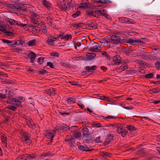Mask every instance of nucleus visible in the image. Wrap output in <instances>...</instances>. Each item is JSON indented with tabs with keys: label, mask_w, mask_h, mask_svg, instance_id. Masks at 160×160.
Listing matches in <instances>:
<instances>
[{
	"label": "nucleus",
	"mask_w": 160,
	"mask_h": 160,
	"mask_svg": "<svg viewBox=\"0 0 160 160\" xmlns=\"http://www.w3.org/2000/svg\"><path fill=\"white\" fill-rule=\"evenodd\" d=\"M53 155L50 152H48L47 153H42L41 156H43L44 157H48L50 156H52Z\"/></svg>",
	"instance_id": "44"
},
{
	"label": "nucleus",
	"mask_w": 160,
	"mask_h": 160,
	"mask_svg": "<svg viewBox=\"0 0 160 160\" xmlns=\"http://www.w3.org/2000/svg\"><path fill=\"white\" fill-rule=\"evenodd\" d=\"M55 134V132L54 130H50L46 131L44 135L47 138L51 139V141L52 142L53 138Z\"/></svg>",
	"instance_id": "7"
},
{
	"label": "nucleus",
	"mask_w": 160,
	"mask_h": 160,
	"mask_svg": "<svg viewBox=\"0 0 160 160\" xmlns=\"http://www.w3.org/2000/svg\"><path fill=\"white\" fill-rule=\"evenodd\" d=\"M118 19L121 22L123 23H126L127 19H128L127 18L123 17H120Z\"/></svg>",
	"instance_id": "45"
},
{
	"label": "nucleus",
	"mask_w": 160,
	"mask_h": 160,
	"mask_svg": "<svg viewBox=\"0 0 160 160\" xmlns=\"http://www.w3.org/2000/svg\"><path fill=\"white\" fill-rule=\"evenodd\" d=\"M88 128H91L90 127H84L82 129L83 135V137H85L86 138H89L88 139H87V141H90L92 140V138L89 136L90 133L89 131V129Z\"/></svg>",
	"instance_id": "5"
},
{
	"label": "nucleus",
	"mask_w": 160,
	"mask_h": 160,
	"mask_svg": "<svg viewBox=\"0 0 160 160\" xmlns=\"http://www.w3.org/2000/svg\"><path fill=\"white\" fill-rule=\"evenodd\" d=\"M114 136L113 134H108L107 137V138L105 140L104 144L106 146L111 141L113 140Z\"/></svg>",
	"instance_id": "14"
},
{
	"label": "nucleus",
	"mask_w": 160,
	"mask_h": 160,
	"mask_svg": "<svg viewBox=\"0 0 160 160\" xmlns=\"http://www.w3.org/2000/svg\"><path fill=\"white\" fill-rule=\"evenodd\" d=\"M102 118L104 119H110V118H113L116 119L117 117H114L113 116H108V117H105L104 116H102Z\"/></svg>",
	"instance_id": "60"
},
{
	"label": "nucleus",
	"mask_w": 160,
	"mask_h": 160,
	"mask_svg": "<svg viewBox=\"0 0 160 160\" xmlns=\"http://www.w3.org/2000/svg\"><path fill=\"white\" fill-rule=\"evenodd\" d=\"M21 133L22 136V138L23 142L27 144L30 145L32 143V141L30 139V137L29 136L28 132L25 130H22Z\"/></svg>",
	"instance_id": "3"
},
{
	"label": "nucleus",
	"mask_w": 160,
	"mask_h": 160,
	"mask_svg": "<svg viewBox=\"0 0 160 160\" xmlns=\"http://www.w3.org/2000/svg\"><path fill=\"white\" fill-rule=\"evenodd\" d=\"M24 118L28 122H29V124H30L31 126H30V128H34L36 127L35 124L34 123L33 121L32 120V118L29 117H25Z\"/></svg>",
	"instance_id": "19"
},
{
	"label": "nucleus",
	"mask_w": 160,
	"mask_h": 160,
	"mask_svg": "<svg viewBox=\"0 0 160 160\" xmlns=\"http://www.w3.org/2000/svg\"><path fill=\"white\" fill-rule=\"evenodd\" d=\"M75 101V99L73 98H69L67 100V102L70 104L74 103Z\"/></svg>",
	"instance_id": "33"
},
{
	"label": "nucleus",
	"mask_w": 160,
	"mask_h": 160,
	"mask_svg": "<svg viewBox=\"0 0 160 160\" xmlns=\"http://www.w3.org/2000/svg\"><path fill=\"white\" fill-rule=\"evenodd\" d=\"M53 19H52L51 16H48L47 18V21L51 24V25L52 24V23L53 22Z\"/></svg>",
	"instance_id": "52"
},
{
	"label": "nucleus",
	"mask_w": 160,
	"mask_h": 160,
	"mask_svg": "<svg viewBox=\"0 0 160 160\" xmlns=\"http://www.w3.org/2000/svg\"><path fill=\"white\" fill-rule=\"evenodd\" d=\"M36 42V40L33 39L29 41L28 43V44L29 46H32L35 45Z\"/></svg>",
	"instance_id": "31"
},
{
	"label": "nucleus",
	"mask_w": 160,
	"mask_h": 160,
	"mask_svg": "<svg viewBox=\"0 0 160 160\" xmlns=\"http://www.w3.org/2000/svg\"><path fill=\"white\" fill-rule=\"evenodd\" d=\"M81 14L80 11H78L76 12L75 13L73 14L72 15V17L74 18H75L76 17L79 16Z\"/></svg>",
	"instance_id": "51"
},
{
	"label": "nucleus",
	"mask_w": 160,
	"mask_h": 160,
	"mask_svg": "<svg viewBox=\"0 0 160 160\" xmlns=\"http://www.w3.org/2000/svg\"><path fill=\"white\" fill-rule=\"evenodd\" d=\"M92 125L95 128H100L102 127V126H101V124L100 123H98L97 122H92Z\"/></svg>",
	"instance_id": "46"
},
{
	"label": "nucleus",
	"mask_w": 160,
	"mask_h": 160,
	"mask_svg": "<svg viewBox=\"0 0 160 160\" xmlns=\"http://www.w3.org/2000/svg\"><path fill=\"white\" fill-rule=\"evenodd\" d=\"M77 146L78 149L82 150L83 151L89 152L92 151V150L89 149L86 145L84 144L83 145H82L79 142L78 143Z\"/></svg>",
	"instance_id": "12"
},
{
	"label": "nucleus",
	"mask_w": 160,
	"mask_h": 160,
	"mask_svg": "<svg viewBox=\"0 0 160 160\" xmlns=\"http://www.w3.org/2000/svg\"><path fill=\"white\" fill-rule=\"evenodd\" d=\"M42 3L44 7L47 8L49 10L51 9V4L50 2L47 1L46 0H42Z\"/></svg>",
	"instance_id": "18"
},
{
	"label": "nucleus",
	"mask_w": 160,
	"mask_h": 160,
	"mask_svg": "<svg viewBox=\"0 0 160 160\" xmlns=\"http://www.w3.org/2000/svg\"><path fill=\"white\" fill-rule=\"evenodd\" d=\"M128 19H127L126 23H128L129 24H135L136 23V22L134 20H132V19H130L128 18H127Z\"/></svg>",
	"instance_id": "41"
},
{
	"label": "nucleus",
	"mask_w": 160,
	"mask_h": 160,
	"mask_svg": "<svg viewBox=\"0 0 160 160\" xmlns=\"http://www.w3.org/2000/svg\"><path fill=\"white\" fill-rule=\"evenodd\" d=\"M94 141L96 143L102 142V141H101V136H99L96 138L94 140Z\"/></svg>",
	"instance_id": "58"
},
{
	"label": "nucleus",
	"mask_w": 160,
	"mask_h": 160,
	"mask_svg": "<svg viewBox=\"0 0 160 160\" xmlns=\"http://www.w3.org/2000/svg\"><path fill=\"white\" fill-rule=\"evenodd\" d=\"M68 129L72 132V136L75 138L78 139L81 136V133L78 132V128L77 126H74L68 127Z\"/></svg>",
	"instance_id": "2"
},
{
	"label": "nucleus",
	"mask_w": 160,
	"mask_h": 160,
	"mask_svg": "<svg viewBox=\"0 0 160 160\" xmlns=\"http://www.w3.org/2000/svg\"><path fill=\"white\" fill-rule=\"evenodd\" d=\"M13 2H15V6H16L15 9H17V11L18 12H21L22 11V8L23 6V4L21 3H18V0H13Z\"/></svg>",
	"instance_id": "16"
},
{
	"label": "nucleus",
	"mask_w": 160,
	"mask_h": 160,
	"mask_svg": "<svg viewBox=\"0 0 160 160\" xmlns=\"http://www.w3.org/2000/svg\"><path fill=\"white\" fill-rule=\"evenodd\" d=\"M102 12L100 10L94 11V17L99 18V17L102 16Z\"/></svg>",
	"instance_id": "26"
},
{
	"label": "nucleus",
	"mask_w": 160,
	"mask_h": 160,
	"mask_svg": "<svg viewBox=\"0 0 160 160\" xmlns=\"http://www.w3.org/2000/svg\"><path fill=\"white\" fill-rule=\"evenodd\" d=\"M47 41L48 44L51 45H53L55 43L54 42L56 41L53 40L52 39H48Z\"/></svg>",
	"instance_id": "53"
},
{
	"label": "nucleus",
	"mask_w": 160,
	"mask_h": 160,
	"mask_svg": "<svg viewBox=\"0 0 160 160\" xmlns=\"http://www.w3.org/2000/svg\"><path fill=\"white\" fill-rule=\"evenodd\" d=\"M127 129L129 131H133L136 130L137 128H135L134 126L132 125H128L126 126Z\"/></svg>",
	"instance_id": "30"
},
{
	"label": "nucleus",
	"mask_w": 160,
	"mask_h": 160,
	"mask_svg": "<svg viewBox=\"0 0 160 160\" xmlns=\"http://www.w3.org/2000/svg\"><path fill=\"white\" fill-rule=\"evenodd\" d=\"M121 62V59L119 56H115L113 58L111 65H118Z\"/></svg>",
	"instance_id": "11"
},
{
	"label": "nucleus",
	"mask_w": 160,
	"mask_h": 160,
	"mask_svg": "<svg viewBox=\"0 0 160 160\" xmlns=\"http://www.w3.org/2000/svg\"><path fill=\"white\" fill-rule=\"evenodd\" d=\"M64 38L66 40H68L72 39V36L71 34H67L64 36Z\"/></svg>",
	"instance_id": "54"
},
{
	"label": "nucleus",
	"mask_w": 160,
	"mask_h": 160,
	"mask_svg": "<svg viewBox=\"0 0 160 160\" xmlns=\"http://www.w3.org/2000/svg\"><path fill=\"white\" fill-rule=\"evenodd\" d=\"M47 73H48V71L46 70L40 69L38 71V75L40 76H42Z\"/></svg>",
	"instance_id": "29"
},
{
	"label": "nucleus",
	"mask_w": 160,
	"mask_h": 160,
	"mask_svg": "<svg viewBox=\"0 0 160 160\" xmlns=\"http://www.w3.org/2000/svg\"><path fill=\"white\" fill-rule=\"evenodd\" d=\"M14 46L17 45L19 46L20 45L19 39V40H13Z\"/></svg>",
	"instance_id": "55"
},
{
	"label": "nucleus",
	"mask_w": 160,
	"mask_h": 160,
	"mask_svg": "<svg viewBox=\"0 0 160 160\" xmlns=\"http://www.w3.org/2000/svg\"><path fill=\"white\" fill-rule=\"evenodd\" d=\"M7 94H6L0 93V99H4L6 98Z\"/></svg>",
	"instance_id": "59"
},
{
	"label": "nucleus",
	"mask_w": 160,
	"mask_h": 160,
	"mask_svg": "<svg viewBox=\"0 0 160 160\" xmlns=\"http://www.w3.org/2000/svg\"><path fill=\"white\" fill-rule=\"evenodd\" d=\"M120 41V38L119 36L115 35L112 36L110 38V42L113 44H118Z\"/></svg>",
	"instance_id": "9"
},
{
	"label": "nucleus",
	"mask_w": 160,
	"mask_h": 160,
	"mask_svg": "<svg viewBox=\"0 0 160 160\" xmlns=\"http://www.w3.org/2000/svg\"><path fill=\"white\" fill-rule=\"evenodd\" d=\"M39 15L34 13L32 14L31 17V22L34 24H38V19L39 18Z\"/></svg>",
	"instance_id": "10"
},
{
	"label": "nucleus",
	"mask_w": 160,
	"mask_h": 160,
	"mask_svg": "<svg viewBox=\"0 0 160 160\" xmlns=\"http://www.w3.org/2000/svg\"><path fill=\"white\" fill-rule=\"evenodd\" d=\"M47 65L49 66L51 68H54V66L53 63L50 62H47Z\"/></svg>",
	"instance_id": "57"
},
{
	"label": "nucleus",
	"mask_w": 160,
	"mask_h": 160,
	"mask_svg": "<svg viewBox=\"0 0 160 160\" xmlns=\"http://www.w3.org/2000/svg\"><path fill=\"white\" fill-rule=\"evenodd\" d=\"M96 56V54L93 53H88L86 56L88 58L89 60H92Z\"/></svg>",
	"instance_id": "24"
},
{
	"label": "nucleus",
	"mask_w": 160,
	"mask_h": 160,
	"mask_svg": "<svg viewBox=\"0 0 160 160\" xmlns=\"http://www.w3.org/2000/svg\"><path fill=\"white\" fill-rule=\"evenodd\" d=\"M155 93H157L160 92V89L158 88H153Z\"/></svg>",
	"instance_id": "64"
},
{
	"label": "nucleus",
	"mask_w": 160,
	"mask_h": 160,
	"mask_svg": "<svg viewBox=\"0 0 160 160\" xmlns=\"http://www.w3.org/2000/svg\"><path fill=\"white\" fill-rule=\"evenodd\" d=\"M7 109L12 110L13 111H15L17 109V107L14 106L9 105L6 107Z\"/></svg>",
	"instance_id": "36"
},
{
	"label": "nucleus",
	"mask_w": 160,
	"mask_h": 160,
	"mask_svg": "<svg viewBox=\"0 0 160 160\" xmlns=\"http://www.w3.org/2000/svg\"><path fill=\"white\" fill-rule=\"evenodd\" d=\"M89 49V51L92 52H98L100 51L99 48L97 46H93Z\"/></svg>",
	"instance_id": "25"
},
{
	"label": "nucleus",
	"mask_w": 160,
	"mask_h": 160,
	"mask_svg": "<svg viewBox=\"0 0 160 160\" xmlns=\"http://www.w3.org/2000/svg\"><path fill=\"white\" fill-rule=\"evenodd\" d=\"M97 68V67L95 65L93 66H92V67H91L89 66H87L86 67V71H88L89 72H92L89 74V75H90L92 74L94 72L93 71L95 70Z\"/></svg>",
	"instance_id": "20"
},
{
	"label": "nucleus",
	"mask_w": 160,
	"mask_h": 160,
	"mask_svg": "<svg viewBox=\"0 0 160 160\" xmlns=\"http://www.w3.org/2000/svg\"><path fill=\"white\" fill-rule=\"evenodd\" d=\"M58 113L61 115L64 116H65L66 115H68L69 114V112H62L60 111H58Z\"/></svg>",
	"instance_id": "56"
},
{
	"label": "nucleus",
	"mask_w": 160,
	"mask_h": 160,
	"mask_svg": "<svg viewBox=\"0 0 160 160\" xmlns=\"http://www.w3.org/2000/svg\"><path fill=\"white\" fill-rule=\"evenodd\" d=\"M56 91V89L53 88H51L49 89H47L45 91V92L46 93L48 94L49 95H51V94H53L54 95L57 94L55 92Z\"/></svg>",
	"instance_id": "21"
},
{
	"label": "nucleus",
	"mask_w": 160,
	"mask_h": 160,
	"mask_svg": "<svg viewBox=\"0 0 160 160\" xmlns=\"http://www.w3.org/2000/svg\"><path fill=\"white\" fill-rule=\"evenodd\" d=\"M117 124V131L118 133L121 134V135L124 137L128 133V132L126 130V129L123 128L121 127H119L121 124L120 123H116Z\"/></svg>",
	"instance_id": "6"
},
{
	"label": "nucleus",
	"mask_w": 160,
	"mask_h": 160,
	"mask_svg": "<svg viewBox=\"0 0 160 160\" xmlns=\"http://www.w3.org/2000/svg\"><path fill=\"white\" fill-rule=\"evenodd\" d=\"M132 42H131V44L132 45H136V44H138L141 43H143V41H142L141 40L136 39L135 38H134L133 39H132Z\"/></svg>",
	"instance_id": "23"
},
{
	"label": "nucleus",
	"mask_w": 160,
	"mask_h": 160,
	"mask_svg": "<svg viewBox=\"0 0 160 160\" xmlns=\"http://www.w3.org/2000/svg\"><path fill=\"white\" fill-rule=\"evenodd\" d=\"M44 59V58L43 57H40L38 58L37 62L39 64H42L43 63Z\"/></svg>",
	"instance_id": "38"
},
{
	"label": "nucleus",
	"mask_w": 160,
	"mask_h": 160,
	"mask_svg": "<svg viewBox=\"0 0 160 160\" xmlns=\"http://www.w3.org/2000/svg\"><path fill=\"white\" fill-rule=\"evenodd\" d=\"M145 151L143 148H141L137 151V154H142L145 153Z\"/></svg>",
	"instance_id": "32"
},
{
	"label": "nucleus",
	"mask_w": 160,
	"mask_h": 160,
	"mask_svg": "<svg viewBox=\"0 0 160 160\" xmlns=\"http://www.w3.org/2000/svg\"><path fill=\"white\" fill-rule=\"evenodd\" d=\"M20 157L22 160H34L37 155L35 153H30L21 155Z\"/></svg>",
	"instance_id": "4"
},
{
	"label": "nucleus",
	"mask_w": 160,
	"mask_h": 160,
	"mask_svg": "<svg viewBox=\"0 0 160 160\" xmlns=\"http://www.w3.org/2000/svg\"><path fill=\"white\" fill-rule=\"evenodd\" d=\"M85 2H82L80 5H81L79 6V8H82L84 9L87 8L88 6L87 4V0H85Z\"/></svg>",
	"instance_id": "28"
},
{
	"label": "nucleus",
	"mask_w": 160,
	"mask_h": 160,
	"mask_svg": "<svg viewBox=\"0 0 160 160\" xmlns=\"http://www.w3.org/2000/svg\"><path fill=\"white\" fill-rule=\"evenodd\" d=\"M145 157L146 158H147L148 160H151L153 158V156L152 155L147 154H146Z\"/></svg>",
	"instance_id": "48"
},
{
	"label": "nucleus",
	"mask_w": 160,
	"mask_h": 160,
	"mask_svg": "<svg viewBox=\"0 0 160 160\" xmlns=\"http://www.w3.org/2000/svg\"><path fill=\"white\" fill-rule=\"evenodd\" d=\"M72 2V1L68 2L67 5L64 4V6L62 7V8L67 10H70L71 8H72L73 6V4L71 3Z\"/></svg>",
	"instance_id": "22"
},
{
	"label": "nucleus",
	"mask_w": 160,
	"mask_h": 160,
	"mask_svg": "<svg viewBox=\"0 0 160 160\" xmlns=\"http://www.w3.org/2000/svg\"><path fill=\"white\" fill-rule=\"evenodd\" d=\"M1 81L2 82L8 84L13 83V81L12 80L7 79H2Z\"/></svg>",
	"instance_id": "27"
},
{
	"label": "nucleus",
	"mask_w": 160,
	"mask_h": 160,
	"mask_svg": "<svg viewBox=\"0 0 160 160\" xmlns=\"http://www.w3.org/2000/svg\"><path fill=\"white\" fill-rule=\"evenodd\" d=\"M85 26L88 29L93 30L97 28L98 25L95 21L92 20L90 23H87Z\"/></svg>",
	"instance_id": "8"
},
{
	"label": "nucleus",
	"mask_w": 160,
	"mask_h": 160,
	"mask_svg": "<svg viewBox=\"0 0 160 160\" xmlns=\"http://www.w3.org/2000/svg\"><path fill=\"white\" fill-rule=\"evenodd\" d=\"M27 56L30 59V62L33 63L34 62V60L35 59L37 56V55L33 52L30 51L29 53L27 54Z\"/></svg>",
	"instance_id": "13"
},
{
	"label": "nucleus",
	"mask_w": 160,
	"mask_h": 160,
	"mask_svg": "<svg viewBox=\"0 0 160 160\" xmlns=\"http://www.w3.org/2000/svg\"><path fill=\"white\" fill-rule=\"evenodd\" d=\"M123 52L125 53L126 54L129 55L131 52V50L129 48H124Z\"/></svg>",
	"instance_id": "35"
},
{
	"label": "nucleus",
	"mask_w": 160,
	"mask_h": 160,
	"mask_svg": "<svg viewBox=\"0 0 160 160\" xmlns=\"http://www.w3.org/2000/svg\"><path fill=\"white\" fill-rule=\"evenodd\" d=\"M1 41L4 43H7L8 47L15 48V46H14L13 40H10L6 39H2Z\"/></svg>",
	"instance_id": "15"
},
{
	"label": "nucleus",
	"mask_w": 160,
	"mask_h": 160,
	"mask_svg": "<svg viewBox=\"0 0 160 160\" xmlns=\"http://www.w3.org/2000/svg\"><path fill=\"white\" fill-rule=\"evenodd\" d=\"M154 75L152 73H150L148 74H146L145 75V77L146 79L151 78H153Z\"/></svg>",
	"instance_id": "39"
},
{
	"label": "nucleus",
	"mask_w": 160,
	"mask_h": 160,
	"mask_svg": "<svg viewBox=\"0 0 160 160\" xmlns=\"http://www.w3.org/2000/svg\"><path fill=\"white\" fill-rule=\"evenodd\" d=\"M111 154L108 152H103L102 156L103 158H106V157H110L111 156Z\"/></svg>",
	"instance_id": "34"
},
{
	"label": "nucleus",
	"mask_w": 160,
	"mask_h": 160,
	"mask_svg": "<svg viewBox=\"0 0 160 160\" xmlns=\"http://www.w3.org/2000/svg\"><path fill=\"white\" fill-rule=\"evenodd\" d=\"M102 98H103L101 99L104 100V101H105L107 102H109V101H110L108 99V98H109L108 97H107L106 96H104L102 97Z\"/></svg>",
	"instance_id": "63"
},
{
	"label": "nucleus",
	"mask_w": 160,
	"mask_h": 160,
	"mask_svg": "<svg viewBox=\"0 0 160 160\" xmlns=\"http://www.w3.org/2000/svg\"><path fill=\"white\" fill-rule=\"evenodd\" d=\"M78 82H77L75 81H69L68 83H70L72 85H75V86H81V85L80 84H78L77 83Z\"/></svg>",
	"instance_id": "50"
},
{
	"label": "nucleus",
	"mask_w": 160,
	"mask_h": 160,
	"mask_svg": "<svg viewBox=\"0 0 160 160\" xmlns=\"http://www.w3.org/2000/svg\"><path fill=\"white\" fill-rule=\"evenodd\" d=\"M122 41L124 43H128L131 44L132 38L123 39Z\"/></svg>",
	"instance_id": "40"
},
{
	"label": "nucleus",
	"mask_w": 160,
	"mask_h": 160,
	"mask_svg": "<svg viewBox=\"0 0 160 160\" xmlns=\"http://www.w3.org/2000/svg\"><path fill=\"white\" fill-rule=\"evenodd\" d=\"M155 65L158 69H159L160 68V63L159 62L157 61Z\"/></svg>",
	"instance_id": "61"
},
{
	"label": "nucleus",
	"mask_w": 160,
	"mask_h": 160,
	"mask_svg": "<svg viewBox=\"0 0 160 160\" xmlns=\"http://www.w3.org/2000/svg\"><path fill=\"white\" fill-rule=\"evenodd\" d=\"M69 127L66 124H62L57 127L58 129L60 130L62 132H64L66 131Z\"/></svg>",
	"instance_id": "17"
},
{
	"label": "nucleus",
	"mask_w": 160,
	"mask_h": 160,
	"mask_svg": "<svg viewBox=\"0 0 160 160\" xmlns=\"http://www.w3.org/2000/svg\"><path fill=\"white\" fill-rule=\"evenodd\" d=\"M102 54L104 56L106 57L107 59L108 60H111V58L110 55L108 54L106 52H105Z\"/></svg>",
	"instance_id": "37"
},
{
	"label": "nucleus",
	"mask_w": 160,
	"mask_h": 160,
	"mask_svg": "<svg viewBox=\"0 0 160 160\" xmlns=\"http://www.w3.org/2000/svg\"><path fill=\"white\" fill-rule=\"evenodd\" d=\"M3 32L6 34L7 36H11L13 34V33L11 31H8L6 29H4L3 30Z\"/></svg>",
	"instance_id": "43"
},
{
	"label": "nucleus",
	"mask_w": 160,
	"mask_h": 160,
	"mask_svg": "<svg viewBox=\"0 0 160 160\" xmlns=\"http://www.w3.org/2000/svg\"><path fill=\"white\" fill-rule=\"evenodd\" d=\"M61 65L65 67H68L70 68L69 65L67 64L66 63L64 62H62L61 63Z\"/></svg>",
	"instance_id": "62"
},
{
	"label": "nucleus",
	"mask_w": 160,
	"mask_h": 160,
	"mask_svg": "<svg viewBox=\"0 0 160 160\" xmlns=\"http://www.w3.org/2000/svg\"><path fill=\"white\" fill-rule=\"evenodd\" d=\"M72 136H70L68 138H66L65 139V142H68L70 145H72Z\"/></svg>",
	"instance_id": "42"
},
{
	"label": "nucleus",
	"mask_w": 160,
	"mask_h": 160,
	"mask_svg": "<svg viewBox=\"0 0 160 160\" xmlns=\"http://www.w3.org/2000/svg\"><path fill=\"white\" fill-rule=\"evenodd\" d=\"M50 55L54 57H58L59 56V53L57 52H54L50 53Z\"/></svg>",
	"instance_id": "47"
},
{
	"label": "nucleus",
	"mask_w": 160,
	"mask_h": 160,
	"mask_svg": "<svg viewBox=\"0 0 160 160\" xmlns=\"http://www.w3.org/2000/svg\"><path fill=\"white\" fill-rule=\"evenodd\" d=\"M11 22L12 23H11V25H16L18 26H20V24H18V23L14 19H11Z\"/></svg>",
	"instance_id": "49"
},
{
	"label": "nucleus",
	"mask_w": 160,
	"mask_h": 160,
	"mask_svg": "<svg viewBox=\"0 0 160 160\" xmlns=\"http://www.w3.org/2000/svg\"><path fill=\"white\" fill-rule=\"evenodd\" d=\"M24 98L22 96L17 97L15 98H13L10 100V102L7 101L8 103H11L12 104L19 106L20 105L21 102H23L24 101Z\"/></svg>",
	"instance_id": "1"
}]
</instances>
